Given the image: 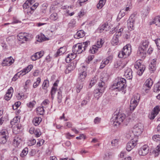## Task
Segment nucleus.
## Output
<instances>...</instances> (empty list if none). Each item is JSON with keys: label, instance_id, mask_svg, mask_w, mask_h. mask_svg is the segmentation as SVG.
I'll use <instances>...</instances> for the list:
<instances>
[{"label": "nucleus", "instance_id": "obj_1", "mask_svg": "<svg viewBox=\"0 0 160 160\" xmlns=\"http://www.w3.org/2000/svg\"><path fill=\"white\" fill-rule=\"evenodd\" d=\"M115 82H116L113 84V88L118 89L119 91H121L125 93L124 89L126 86L125 79L123 78H118L116 80Z\"/></svg>", "mask_w": 160, "mask_h": 160}, {"label": "nucleus", "instance_id": "obj_2", "mask_svg": "<svg viewBox=\"0 0 160 160\" xmlns=\"http://www.w3.org/2000/svg\"><path fill=\"white\" fill-rule=\"evenodd\" d=\"M125 118L126 115L124 114L116 112L112 119V121L113 122V126L116 127L119 126Z\"/></svg>", "mask_w": 160, "mask_h": 160}, {"label": "nucleus", "instance_id": "obj_3", "mask_svg": "<svg viewBox=\"0 0 160 160\" xmlns=\"http://www.w3.org/2000/svg\"><path fill=\"white\" fill-rule=\"evenodd\" d=\"M89 41H86L81 43H78L74 45L72 47V51L76 54H79L85 51L88 44Z\"/></svg>", "mask_w": 160, "mask_h": 160}, {"label": "nucleus", "instance_id": "obj_4", "mask_svg": "<svg viewBox=\"0 0 160 160\" xmlns=\"http://www.w3.org/2000/svg\"><path fill=\"white\" fill-rule=\"evenodd\" d=\"M79 73L77 82L78 83H83L85 80L87 75V68L84 66H82L79 69Z\"/></svg>", "mask_w": 160, "mask_h": 160}, {"label": "nucleus", "instance_id": "obj_5", "mask_svg": "<svg viewBox=\"0 0 160 160\" xmlns=\"http://www.w3.org/2000/svg\"><path fill=\"white\" fill-rule=\"evenodd\" d=\"M131 52V46L130 44H127L125 46L122 51L119 52L118 57L119 58H126L128 57Z\"/></svg>", "mask_w": 160, "mask_h": 160}, {"label": "nucleus", "instance_id": "obj_6", "mask_svg": "<svg viewBox=\"0 0 160 160\" xmlns=\"http://www.w3.org/2000/svg\"><path fill=\"white\" fill-rule=\"evenodd\" d=\"M143 130V124L141 123H138L133 127V132L135 136H138L142 134Z\"/></svg>", "mask_w": 160, "mask_h": 160}, {"label": "nucleus", "instance_id": "obj_7", "mask_svg": "<svg viewBox=\"0 0 160 160\" xmlns=\"http://www.w3.org/2000/svg\"><path fill=\"white\" fill-rule=\"evenodd\" d=\"M142 61L141 60H138L135 62L134 65L135 68L138 69L137 73L140 76L142 74L145 68V66L142 64Z\"/></svg>", "mask_w": 160, "mask_h": 160}, {"label": "nucleus", "instance_id": "obj_8", "mask_svg": "<svg viewBox=\"0 0 160 160\" xmlns=\"http://www.w3.org/2000/svg\"><path fill=\"white\" fill-rule=\"evenodd\" d=\"M139 99L140 96L138 94L134 95L133 97L132 98L130 105V109L131 110H133L135 109L138 104Z\"/></svg>", "mask_w": 160, "mask_h": 160}, {"label": "nucleus", "instance_id": "obj_9", "mask_svg": "<svg viewBox=\"0 0 160 160\" xmlns=\"http://www.w3.org/2000/svg\"><path fill=\"white\" fill-rule=\"evenodd\" d=\"M136 17L135 14H132L127 21V27L129 30L131 31L134 29V24Z\"/></svg>", "mask_w": 160, "mask_h": 160}, {"label": "nucleus", "instance_id": "obj_10", "mask_svg": "<svg viewBox=\"0 0 160 160\" xmlns=\"http://www.w3.org/2000/svg\"><path fill=\"white\" fill-rule=\"evenodd\" d=\"M8 132L6 129L0 131V143L4 144L6 143L8 138Z\"/></svg>", "mask_w": 160, "mask_h": 160}, {"label": "nucleus", "instance_id": "obj_11", "mask_svg": "<svg viewBox=\"0 0 160 160\" xmlns=\"http://www.w3.org/2000/svg\"><path fill=\"white\" fill-rule=\"evenodd\" d=\"M123 31L122 28H120L117 32H116L114 35L111 40L112 44L113 45H116L118 44L119 42L118 38L121 36L122 32Z\"/></svg>", "mask_w": 160, "mask_h": 160}, {"label": "nucleus", "instance_id": "obj_12", "mask_svg": "<svg viewBox=\"0 0 160 160\" xmlns=\"http://www.w3.org/2000/svg\"><path fill=\"white\" fill-rule=\"evenodd\" d=\"M30 34L26 33H20L18 35V38L19 41L24 42V41H27L29 40V37Z\"/></svg>", "mask_w": 160, "mask_h": 160}, {"label": "nucleus", "instance_id": "obj_13", "mask_svg": "<svg viewBox=\"0 0 160 160\" xmlns=\"http://www.w3.org/2000/svg\"><path fill=\"white\" fill-rule=\"evenodd\" d=\"M153 84V81L150 78L148 79L145 82L142 89L146 92H148L150 90Z\"/></svg>", "mask_w": 160, "mask_h": 160}, {"label": "nucleus", "instance_id": "obj_14", "mask_svg": "<svg viewBox=\"0 0 160 160\" xmlns=\"http://www.w3.org/2000/svg\"><path fill=\"white\" fill-rule=\"evenodd\" d=\"M137 140L135 139H132L129 141L127 144L126 149L128 151H130L137 145Z\"/></svg>", "mask_w": 160, "mask_h": 160}, {"label": "nucleus", "instance_id": "obj_15", "mask_svg": "<svg viewBox=\"0 0 160 160\" xmlns=\"http://www.w3.org/2000/svg\"><path fill=\"white\" fill-rule=\"evenodd\" d=\"M149 148L145 145L141 147L138 150V153L140 155L145 156L149 152Z\"/></svg>", "mask_w": 160, "mask_h": 160}, {"label": "nucleus", "instance_id": "obj_16", "mask_svg": "<svg viewBox=\"0 0 160 160\" xmlns=\"http://www.w3.org/2000/svg\"><path fill=\"white\" fill-rule=\"evenodd\" d=\"M160 111V106H156L154 108L151 114H150L149 116L150 119H153L155 116L158 114Z\"/></svg>", "mask_w": 160, "mask_h": 160}, {"label": "nucleus", "instance_id": "obj_17", "mask_svg": "<svg viewBox=\"0 0 160 160\" xmlns=\"http://www.w3.org/2000/svg\"><path fill=\"white\" fill-rule=\"evenodd\" d=\"M112 58L111 56H109L106 58L103 59L101 63L100 67V69H102L104 68L105 66L109 63V62L112 61Z\"/></svg>", "mask_w": 160, "mask_h": 160}, {"label": "nucleus", "instance_id": "obj_18", "mask_svg": "<svg viewBox=\"0 0 160 160\" xmlns=\"http://www.w3.org/2000/svg\"><path fill=\"white\" fill-rule=\"evenodd\" d=\"M14 61V60L12 59L11 57H10L4 60L2 65L3 66H9L13 63Z\"/></svg>", "mask_w": 160, "mask_h": 160}, {"label": "nucleus", "instance_id": "obj_19", "mask_svg": "<svg viewBox=\"0 0 160 160\" xmlns=\"http://www.w3.org/2000/svg\"><path fill=\"white\" fill-rule=\"evenodd\" d=\"M124 76L128 79H131L132 78V71L129 68L125 69L124 71Z\"/></svg>", "mask_w": 160, "mask_h": 160}, {"label": "nucleus", "instance_id": "obj_20", "mask_svg": "<svg viewBox=\"0 0 160 160\" xmlns=\"http://www.w3.org/2000/svg\"><path fill=\"white\" fill-rule=\"evenodd\" d=\"M13 90L12 87H10L7 91L5 95L4 96V99L7 101L9 100L12 97Z\"/></svg>", "mask_w": 160, "mask_h": 160}, {"label": "nucleus", "instance_id": "obj_21", "mask_svg": "<svg viewBox=\"0 0 160 160\" xmlns=\"http://www.w3.org/2000/svg\"><path fill=\"white\" fill-rule=\"evenodd\" d=\"M157 60L156 59H153L149 65V70L153 72L155 71L156 68V65L157 63Z\"/></svg>", "mask_w": 160, "mask_h": 160}, {"label": "nucleus", "instance_id": "obj_22", "mask_svg": "<svg viewBox=\"0 0 160 160\" xmlns=\"http://www.w3.org/2000/svg\"><path fill=\"white\" fill-rule=\"evenodd\" d=\"M76 65L73 62H72L69 64L65 71V72L66 73H68L70 72L73 70L75 68Z\"/></svg>", "mask_w": 160, "mask_h": 160}, {"label": "nucleus", "instance_id": "obj_23", "mask_svg": "<svg viewBox=\"0 0 160 160\" xmlns=\"http://www.w3.org/2000/svg\"><path fill=\"white\" fill-rule=\"evenodd\" d=\"M146 51L142 48H141L139 47L137 52V55L141 58H144L145 57Z\"/></svg>", "mask_w": 160, "mask_h": 160}, {"label": "nucleus", "instance_id": "obj_24", "mask_svg": "<svg viewBox=\"0 0 160 160\" xmlns=\"http://www.w3.org/2000/svg\"><path fill=\"white\" fill-rule=\"evenodd\" d=\"M34 2L33 0H27L23 5L24 11L27 9Z\"/></svg>", "mask_w": 160, "mask_h": 160}, {"label": "nucleus", "instance_id": "obj_25", "mask_svg": "<svg viewBox=\"0 0 160 160\" xmlns=\"http://www.w3.org/2000/svg\"><path fill=\"white\" fill-rule=\"evenodd\" d=\"M110 26L108 24L105 23L102 24L99 28V31L100 32H103V31H108L110 29Z\"/></svg>", "mask_w": 160, "mask_h": 160}, {"label": "nucleus", "instance_id": "obj_26", "mask_svg": "<svg viewBox=\"0 0 160 160\" xmlns=\"http://www.w3.org/2000/svg\"><path fill=\"white\" fill-rule=\"evenodd\" d=\"M149 45V42L146 40L142 41L139 47L147 50Z\"/></svg>", "mask_w": 160, "mask_h": 160}, {"label": "nucleus", "instance_id": "obj_27", "mask_svg": "<svg viewBox=\"0 0 160 160\" xmlns=\"http://www.w3.org/2000/svg\"><path fill=\"white\" fill-rule=\"evenodd\" d=\"M103 88L102 89L99 90L96 89L94 91V96L95 98L98 99V98L102 95V93L103 92Z\"/></svg>", "mask_w": 160, "mask_h": 160}, {"label": "nucleus", "instance_id": "obj_28", "mask_svg": "<svg viewBox=\"0 0 160 160\" xmlns=\"http://www.w3.org/2000/svg\"><path fill=\"white\" fill-rule=\"evenodd\" d=\"M150 25L155 24L156 25L160 27V17H156L152 22H150Z\"/></svg>", "mask_w": 160, "mask_h": 160}, {"label": "nucleus", "instance_id": "obj_29", "mask_svg": "<svg viewBox=\"0 0 160 160\" xmlns=\"http://www.w3.org/2000/svg\"><path fill=\"white\" fill-rule=\"evenodd\" d=\"M85 35L84 32L82 30L78 31L74 35V37L76 38H79L83 37Z\"/></svg>", "mask_w": 160, "mask_h": 160}, {"label": "nucleus", "instance_id": "obj_30", "mask_svg": "<svg viewBox=\"0 0 160 160\" xmlns=\"http://www.w3.org/2000/svg\"><path fill=\"white\" fill-rule=\"evenodd\" d=\"M125 64L122 63V62L120 61H118L114 63V66L115 68H118L121 69L123 68Z\"/></svg>", "mask_w": 160, "mask_h": 160}, {"label": "nucleus", "instance_id": "obj_31", "mask_svg": "<svg viewBox=\"0 0 160 160\" xmlns=\"http://www.w3.org/2000/svg\"><path fill=\"white\" fill-rule=\"evenodd\" d=\"M113 158V155L111 152H107L105 153L103 156V158L104 160H110Z\"/></svg>", "mask_w": 160, "mask_h": 160}, {"label": "nucleus", "instance_id": "obj_32", "mask_svg": "<svg viewBox=\"0 0 160 160\" xmlns=\"http://www.w3.org/2000/svg\"><path fill=\"white\" fill-rule=\"evenodd\" d=\"M66 51V47L63 46V47L60 48L58 49L57 52V56L62 55L65 53Z\"/></svg>", "mask_w": 160, "mask_h": 160}, {"label": "nucleus", "instance_id": "obj_33", "mask_svg": "<svg viewBox=\"0 0 160 160\" xmlns=\"http://www.w3.org/2000/svg\"><path fill=\"white\" fill-rule=\"evenodd\" d=\"M49 81L48 80H44L42 85V89L45 90V92L46 93L47 92V89L49 87Z\"/></svg>", "mask_w": 160, "mask_h": 160}, {"label": "nucleus", "instance_id": "obj_34", "mask_svg": "<svg viewBox=\"0 0 160 160\" xmlns=\"http://www.w3.org/2000/svg\"><path fill=\"white\" fill-rule=\"evenodd\" d=\"M40 58V52H36L34 55L31 57V58L33 61H35Z\"/></svg>", "mask_w": 160, "mask_h": 160}, {"label": "nucleus", "instance_id": "obj_35", "mask_svg": "<svg viewBox=\"0 0 160 160\" xmlns=\"http://www.w3.org/2000/svg\"><path fill=\"white\" fill-rule=\"evenodd\" d=\"M106 0H99L98 3L97 4V7L98 8H101L105 4Z\"/></svg>", "mask_w": 160, "mask_h": 160}, {"label": "nucleus", "instance_id": "obj_36", "mask_svg": "<svg viewBox=\"0 0 160 160\" xmlns=\"http://www.w3.org/2000/svg\"><path fill=\"white\" fill-rule=\"evenodd\" d=\"M104 43V40L101 38H100L98 39L96 45L98 48H100L102 46Z\"/></svg>", "mask_w": 160, "mask_h": 160}, {"label": "nucleus", "instance_id": "obj_37", "mask_svg": "<svg viewBox=\"0 0 160 160\" xmlns=\"http://www.w3.org/2000/svg\"><path fill=\"white\" fill-rule=\"evenodd\" d=\"M47 4L46 3H44L42 5V11L41 12V14L42 13L44 16L46 12V9H47Z\"/></svg>", "mask_w": 160, "mask_h": 160}, {"label": "nucleus", "instance_id": "obj_38", "mask_svg": "<svg viewBox=\"0 0 160 160\" xmlns=\"http://www.w3.org/2000/svg\"><path fill=\"white\" fill-rule=\"evenodd\" d=\"M28 151V148H25L21 152L20 154V156L22 158L24 157L27 154Z\"/></svg>", "mask_w": 160, "mask_h": 160}, {"label": "nucleus", "instance_id": "obj_39", "mask_svg": "<svg viewBox=\"0 0 160 160\" xmlns=\"http://www.w3.org/2000/svg\"><path fill=\"white\" fill-rule=\"evenodd\" d=\"M98 48L96 45H93L89 50V52L92 53H95L98 51Z\"/></svg>", "mask_w": 160, "mask_h": 160}, {"label": "nucleus", "instance_id": "obj_40", "mask_svg": "<svg viewBox=\"0 0 160 160\" xmlns=\"http://www.w3.org/2000/svg\"><path fill=\"white\" fill-rule=\"evenodd\" d=\"M153 140L155 142H159L160 143V135H155L152 137ZM160 145V143L159 144Z\"/></svg>", "mask_w": 160, "mask_h": 160}, {"label": "nucleus", "instance_id": "obj_41", "mask_svg": "<svg viewBox=\"0 0 160 160\" xmlns=\"http://www.w3.org/2000/svg\"><path fill=\"white\" fill-rule=\"evenodd\" d=\"M58 103H60L62 102V92L60 90L58 91Z\"/></svg>", "mask_w": 160, "mask_h": 160}, {"label": "nucleus", "instance_id": "obj_42", "mask_svg": "<svg viewBox=\"0 0 160 160\" xmlns=\"http://www.w3.org/2000/svg\"><path fill=\"white\" fill-rule=\"evenodd\" d=\"M36 104V102L33 100L27 104V106L30 108H32Z\"/></svg>", "mask_w": 160, "mask_h": 160}, {"label": "nucleus", "instance_id": "obj_43", "mask_svg": "<svg viewBox=\"0 0 160 160\" xmlns=\"http://www.w3.org/2000/svg\"><path fill=\"white\" fill-rule=\"evenodd\" d=\"M98 87H99L98 89L99 90L100 89L101 90L102 89V88H103V89L104 92L105 88L104 82H99L98 83Z\"/></svg>", "mask_w": 160, "mask_h": 160}, {"label": "nucleus", "instance_id": "obj_44", "mask_svg": "<svg viewBox=\"0 0 160 160\" xmlns=\"http://www.w3.org/2000/svg\"><path fill=\"white\" fill-rule=\"evenodd\" d=\"M50 19L52 20H57L58 18V14L56 13H53L50 15Z\"/></svg>", "mask_w": 160, "mask_h": 160}, {"label": "nucleus", "instance_id": "obj_45", "mask_svg": "<svg viewBox=\"0 0 160 160\" xmlns=\"http://www.w3.org/2000/svg\"><path fill=\"white\" fill-rule=\"evenodd\" d=\"M39 121V117H35L33 119L32 122L35 126H37L40 123Z\"/></svg>", "mask_w": 160, "mask_h": 160}, {"label": "nucleus", "instance_id": "obj_46", "mask_svg": "<svg viewBox=\"0 0 160 160\" xmlns=\"http://www.w3.org/2000/svg\"><path fill=\"white\" fill-rule=\"evenodd\" d=\"M160 152V145H159L156 148V149L154 150L155 155L157 156Z\"/></svg>", "mask_w": 160, "mask_h": 160}, {"label": "nucleus", "instance_id": "obj_47", "mask_svg": "<svg viewBox=\"0 0 160 160\" xmlns=\"http://www.w3.org/2000/svg\"><path fill=\"white\" fill-rule=\"evenodd\" d=\"M49 40V38L46 37L42 33H41V42L48 41Z\"/></svg>", "mask_w": 160, "mask_h": 160}, {"label": "nucleus", "instance_id": "obj_48", "mask_svg": "<svg viewBox=\"0 0 160 160\" xmlns=\"http://www.w3.org/2000/svg\"><path fill=\"white\" fill-rule=\"evenodd\" d=\"M57 88L55 87H52V88L51 91V93L52 96V99H53L54 98V95L55 93L56 92L57 90Z\"/></svg>", "mask_w": 160, "mask_h": 160}, {"label": "nucleus", "instance_id": "obj_49", "mask_svg": "<svg viewBox=\"0 0 160 160\" xmlns=\"http://www.w3.org/2000/svg\"><path fill=\"white\" fill-rule=\"evenodd\" d=\"M20 72H18L15 74L12 78V80L14 81H16L21 75L20 74Z\"/></svg>", "mask_w": 160, "mask_h": 160}, {"label": "nucleus", "instance_id": "obj_50", "mask_svg": "<svg viewBox=\"0 0 160 160\" xmlns=\"http://www.w3.org/2000/svg\"><path fill=\"white\" fill-rule=\"evenodd\" d=\"M34 10V8H32V7H30L28 8L26 10H24V12L28 13H30L31 14L33 12V11Z\"/></svg>", "mask_w": 160, "mask_h": 160}, {"label": "nucleus", "instance_id": "obj_51", "mask_svg": "<svg viewBox=\"0 0 160 160\" xmlns=\"http://www.w3.org/2000/svg\"><path fill=\"white\" fill-rule=\"evenodd\" d=\"M154 92H157L160 90V85L158 84H156L154 87Z\"/></svg>", "mask_w": 160, "mask_h": 160}, {"label": "nucleus", "instance_id": "obj_52", "mask_svg": "<svg viewBox=\"0 0 160 160\" xmlns=\"http://www.w3.org/2000/svg\"><path fill=\"white\" fill-rule=\"evenodd\" d=\"M125 14V12L124 9H122L120 11V12L118 15V17H120L119 18H121L122 17H123Z\"/></svg>", "mask_w": 160, "mask_h": 160}, {"label": "nucleus", "instance_id": "obj_53", "mask_svg": "<svg viewBox=\"0 0 160 160\" xmlns=\"http://www.w3.org/2000/svg\"><path fill=\"white\" fill-rule=\"evenodd\" d=\"M118 140L117 139H115L112 141L111 142V144L112 146H117L118 144Z\"/></svg>", "mask_w": 160, "mask_h": 160}, {"label": "nucleus", "instance_id": "obj_54", "mask_svg": "<svg viewBox=\"0 0 160 160\" xmlns=\"http://www.w3.org/2000/svg\"><path fill=\"white\" fill-rule=\"evenodd\" d=\"M83 83H78V84H79L77 86V92L78 93L79 92L81 89L83 87Z\"/></svg>", "mask_w": 160, "mask_h": 160}, {"label": "nucleus", "instance_id": "obj_55", "mask_svg": "<svg viewBox=\"0 0 160 160\" xmlns=\"http://www.w3.org/2000/svg\"><path fill=\"white\" fill-rule=\"evenodd\" d=\"M18 117H15L13 120L10 122L11 124L13 125L15 124V123H18Z\"/></svg>", "mask_w": 160, "mask_h": 160}, {"label": "nucleus", "instance_id": "obj_56", "mask_svg": "<svg viewBox=\"0 0 160 160\" xmlns=\"http://www.w3.org/2000/svg\"><path fill=\"white\" fill-rule=\"evenodd\" d=\"M155 42L158 49L160 50V38L157 39Z\"/></svg>", "mask_w": 160, "mask_h": 160}, {"label": "nucleus", "instance_id": "obj_57", "mask_svg": "<svg viewBox=\"0 0 160 160\" xmlns=\"http://www.w3.org/2000/svg\"><path fill=\"white\" fill-rule=\"evenodd\" d=\"M24 94L23 93H18L17 96L18 99H23L24 98Z\"/></svg>", "mask_w": 160, "mask_h": 160}, {"label": "nucleus", "instance_id": "obj_58", "mask_svg": "<svg viewBox=\"0 0 160 160\" xmlns=\"http://www.w3.org/2000/svg\"><path fill=\"white\" fill-rule=\"evenodd\" d=\"M68 55L69 57H70V58L72 60L74 59L76 56V54L75 53H73V52L72 53L68 54Z\"/></svg>", "mask_w": 160, "mask_h": 160}, {"label": "nucleus", "instance_id": "obj_59", "mask_svg": "<svg viewBox=\"0 0 160 160\" xmlns=\"http://www.w3.org/2000/svg\"><path fill=\"white\" fill-rule=\"evenodd\" d=\"M27 72V71H26V68H25L19 72H20V73L21 75L23 76L28 72Z\"/></svg>", "mask_w": 160, "mask_h": 160}, {"label": "nucleus", "instance_id": "obj_60", "mask_svg": "<svg viewBox=\"0 0 160 160\" xmlns=\"http://www.w3.org/2000/svg\"><path fill=\"white\" fill-rule=\"evenodd\" d=\"M27 72V71H26V68H25L19 72H20V73L21 75L23 76L28 72Z\"/></svg>", "mask_w": 160, "mask_h": 160}, {"label": "nucleus", "instance_id": "obj_61", "mask_svg": "<svg viewBox=\"0 0 160 160\" xmlns=\"http://www.w3.org/2000/svg\"><path fill=\"white\" fill-rule=\"evenodd\" d=\"M40 132V130L39 129H36L34 132V134L37 137H38L40 136L39 133Z\"/></svg>", "mask_w": 160, "mask_h": 160}, {"label": "nucleus", "instance_id": "obj_62", "mask_svg": "<svg viewBox=\"0 0 160 160\" xmlns=\"http://www.w3.org/2000/svg\"><path fill=\"white\" fill-rule=\"evenodd\" d=\"M101 121V118L98 117L96 118L94 121L95 124H98Z\"/></svg>", "mask_w": 160, "mask_h": 160}, {"label": "nucleus", "instance_id": "obj_63", "mask_svg": "<svg viewBox=\"0 0 160 160\" xmlns=\"http://www.w3.org/2000/svg\"><path fill=\"white\" fill-rule=\"evenodd\" d=\"M49 101L48 99H46L42 103L41 105L45 106L49 103Z\"/></svg>", "mask_w": 160, "mask_h": 160}, {"label": "nucleus", "instance_id": "obj_64", "mask_svg": "<svg viewBox=\"0 0 160 160\" xmlns=\"http://www.w3.org/2000/svg\"><path fill=\"white\" fill-rule=\"evenodd\" d=\"M33 66L32 65H29L26 68V71L27 72H29L32 68Z\"/></svg>", "mask_w": 160, "mask_h": 160}]
</instances>
